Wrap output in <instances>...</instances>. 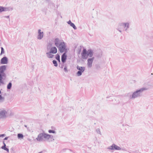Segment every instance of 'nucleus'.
I'll return each instance as SVG.
<instances>
[{
    "label": "nucleus",
    "instance_id": "c85d7f7f",
    "mask_svg": "<svg viewBox=\"0 0 153 153\" xmlns=\"http://www.w3.org/2000/svg\"><path fill=\"white\" fill-rule=\"evenodd\" d=\"M6 136V134H0V137H4Z\"/></svg>",
    "mask_w": 153,
    "mask_h": 153
},
{
    "label": "nucleus",
    "instance_id": "a211bd4d",
    "mask_svg": "<svg viewBox=\"0 0 153 153\" xmlns=\"http://www.w3.org/2000/svg\"><path fill=\"white\" fill-rule=\"evenodd\" d=\"M10 8L11 10H13V8H10L9 7H2V12L3 11H9L10 10Z\"/></svg>",
    "mask_w": 153,
    "mask_h": 153
},
{
    "label": "nucleus",
    "instance_id": "c9c22d12",
    "mask_svg": "<svg viewBox=\"0 0 153 153\" xmlns=\"http://www.w3.org/2000/svg\"><path fill=\"white\" fill-rule=\"evenodd\" d=\"M5 17L7 18H9V16H5Z\"/></svg>",
    "mask_w": 153,
    "mask_h": 153
},
{
    "label": "nucleus",
    "instance_id": "dca6fc26",
    "mask_svg": "<svg viewBox=\"0 0 153 153\" xmlns=\"http://www.w3.org/2000/svg\"><path fill=\"white\" fill-rule=\"evenodd\" d=\"M7 65H4L0 67V73H3L6 70Z\"/></svg>",
    "mask_w": 153,
    "mask_h": 153
},
{
    "label": "nucleus",
    "instance_id": "f704fd0d",
    "mask_svg": "<svg viewBox=\"0 0 153 153\" xmlns=\"http://www.w3.org/2000/svg\"><path fill=\"white\" fill-rule=\"evenodd\" d=\"M3 98L2 97L1 95H0V100H2Z\"/></svg>",
    "mask_w": 153,
    "mask_h": 153
},
{
    "label": "nucleus",
    "instance_id": "423d86ee",
    "mask_svg": "<svg viewBox=\"0 0 153 153\" xmlns=\"http://www.w3.org/2000/svg\"><path fill=\"white\" fill-rule=\"evenodd\" d=\"M129 23L128 22L120 23L119 24V28H122L123 27L124 30L126 32L127 29L129 28Z\"/></svg>",
    "mask_w": 153,
    "mask_h": 153
},
{
    "label": "nucleus",
    "instance_id": "6e6552de",
    "mask_svg": "<svg viewBox=\"0 0 153 153\" xmlns=\"http://www.w3.org/2000/svg\"><path fill=\"white\" fill-rule=\"evenodd\" d=\"M107 149L111 150H121V148L114 144H113L111 146H108Z\"/></svg>",
    "mask_w": 153,
    "mask_h": 153
},
{
    "label": "nucleus",
    "instance_id": "a19ab883",
    "mask_svg": "<svg viewBox=\"0 0 153 153\" xmlns=\"http://www.w3.org/2000/svg\"><path fill=\"white\" fill-rule=\"evenodd\" d=\"M122 150H125V149H122Z\"/></svg>",
    "mask_w": 153,
    "mask_h": 153
},
{
    "label": "nucleus",
    "instance_id": "1a4fd4ad",
    "mask_svg": "<svg viewBox=\"0 0 153 153\" xmlns=\"http://www.w3.org/2000/svg\"><path fill=\"white\" fill-rule=\"evenodd\" d=\"M38 35L37 36V38L38 39H41L43 38L44 36V33L43 32H41L40 29H39L38 31Z\"/></svg>",
    "mask_w": 153,
    "mask_h": 153
},
{
    "label": "nucleus",
    "instance_id": "7c9ffc66",
    "mask_svg": "<svg viewBox=\"0 0 153 153\" xmlns=\"http://www.w3.org/2000/svg\"><path fill=\"white\" fill-rule=\"evenodd\" d=\"M121 28H119V27H118V28L117 29V30L119 31L120 32H122V31L121 30H120V29H121Z\"/></svg>",
    "mask_w": 153,
    "mask_h": 153
},
{
    "label": "nucleus",
    "instance_id": "7ed1b4c3",
    "mask_svg": "<svg viewBox=\"0 0 153 153\" xmlns=\"http://www.w3.org/2000/svg\"><path fill=\"white\" fill-rule=\"evenodd\" d=\"M93 52L92 50L90 49L87 51L85 49H84L81 53L82 58L84 59H86L88 56L91 57L93 56Z\"/></svg>",
    "mask_w": 153,
    "mask_h": 153
},
{
    "label": "nucleus",
    "instance_id": "39448f33",
    "mask_svg": "<svg viewBox=\"0 0 153 153\" xmlns=\"http://www.w3.org/2000/svg\"><path fill=\"white\" fill-rule=\"evenodd\" d=\"M47 49L52 54H56L57 53V50L56 47L52 46V44L51 43H48L47 45Z\"/></svg>",
    "mask_w": 153,
    "mask_h": 153
},
{
    "label": "nucleus",
    "instance_id": "f03ea898",
    "mask_svg": "<svg viewBox=\"0 0 153 153\" xmlns=\"http://www.w3.org/2000/svg\"><path fill=\"white\" fill-rule=\"evenodd\" d=\"M51 135L44 132L39 134L36 138L39 142H42L49 140L51 138Z\"/></svg>",
    "mask_w": 153,
    "mask_h": 153
},
{
    "label": "nucleus",
    "instance_id": "e433bc0d",
    "mask_svg": "<svg viewBox=\"0 0 153 153\" xmlns=\"http://www.w3.org/2000/svg\"><path fill=\"white\" fill-rule=\"evenodd\" d=\"M58 60L59 62H60V59H59V60Z\"/></svg>",
    "mask_w": 153,
    "mask_h": 153
},
{
    "label": "nucleus",
    "instance_id": "2eb2a0df",
    "mask_svg": "<svg viewBox=\"0 0 153 153\" xmlns=\"http://www.w3.org/2000/svg\"><path fill=\"white\" fill-rule=\"evenodd\" d=\"M46 55L47 57L49 59H51L53 58L54 55L52 54V53L49 51L46 53Z\"/></svg>",
    "mask_w": 153,
    "mask_h": 153
},
{
    "label": "nucleus",
    "instance_id": "c756f323",
    "mask_svg": "<svg viewBox=\"0 0 153 153\" xmlns=\"http://www.w3.org/2000/svg\"><path fill=\"white\" fill-rule=\"evenodd\" d=\"M1 74L2 76V77L3 76H5V74L3 72V73H0Z\"/></svg>",
    "mask_w": 153,
    "mask_h": 153
},
{
    "label": "nucleus",
    "instance_id": "412c9836",
    "mask_svg": "<svg viewBox=\"0 0 153 153\" xmlns=\"http://www.w3.org/2000/svg\"><path fill=\"white\" fill-rule=\"evenodd\" d=\"M12 87V83L11 82L9 83L7 86V89H10Z\"/></svg>",
    "mask_w": 153,
    "mask_h": 153
},
{
    "label": "nucleus",
    "instance_id": "b1692460",
    "mask_svg": "<svg viewBox=\"0 0 153 153\" xmlns=\"http://www.w3.org/2000/svg\"><path fill=\"white\" fill-rule=\"evenodd\" d=\"M96 131L97 133L99 134L100 135H101L100 130L99 128H97L96 129Z\"/></svg>",
    "mask_w": 153,
    "mask_h": 153
},
{
    "label": "nucleus",
    "instance_id": "473e14b6",
    "mask_svg": "<svg viewBox=\"0 0 153 153\" xmlns=\"http://www.w3.org/2000/svg\"><path fill=\"white\" fill-rule=\"evenodd\" d=\"M2 12V7L0 6V13Z\"/></svg>",
    "mask_w": 153,
    "mask_h": 153
},
{
    "label": "nucleus",
    "instance_id": "58836bf2",
    "mask_svg": "<svg viewBox=\"0 0 153 153\" xmlns=\"http://www.w3.org/2000/svg\"><path fill=\"white\" fill-rule=\"evenodd\" d=\"M3 144H4H4H5L4 143V141L3 142Z\"/></svg>",
    "mask_w": 153,
    "mask_h": 153
},
{
    "label": "nucleus",
    "instance_id": "0eeeda50",
    "mask_svg": "<svg viewBox=\"0 0 153 153\" xmlns=\"http://www.w3.org/2000/svg\"><path fill=\"white\" fill-rule=\"evenodd\" d=\"M76 68L79 70L77 73V75L78 76L81 75L82 73L85 71V67H81L77 65L76 67Z\"/></svg>",
    "mask_w": 153,
    "mask_h": 153
},
{
    "label": "nucleus",
    "instance_id": "ddd939ff",
    "mask_svg": "<svg viewBox=\"0 0 153 153\" xmlns=\"http://www.w3.org/2000/svg\"><path fill=\"white\" fill-rule=\"evenodd\" d=\"M66 53L64 52L61 56V61L63 63H64L66 62L67 59Z\"/></svg>",
    "mask_w": 153,
    "mask_h": 153
},
{
    "label": "nucleus",
    "instance_id": "5701e85b",
    "mask_svg": "<svg viewBox=\"0 0 153 153\" xmlns=\"http://www.w3.org/2000/svg\"><path fill=\"white\" fill-rule=\"evenodd\" d=\"M56 59L57 60H59L60 59V56L58 54H57L56 55L55 57Z\"/></svg>",
    "mask_w": 153,
    "mask_h": 153
},
{
    "label": "nucleus",
    "instance_id": "6ab92c4d",
    "mask_svg": "<svg viewBox=\"0 0 153 153\" xmlns=\"http://www.w3.org/2000/svg\"><path fill=\"white\" fill-rule=\"evenodd\" d=\"M1 148L2 149L8 152H9V149L6 147V144H4L3 146L1 147Z\"/></svg>",
    "mask_w": 153,
    "mask_h": 153
},
{
    "label": "nucleus",
    "instance_id": "20e7f679",
    "mask_svg": "<svg viewBox=\"0 0 153 153\" xmlns=\"http://www.w3.org/2000/svg\"><path fill=\"white\" fill-rule=\"evenodd\" d=\"M61 53H62L64 52H67V49L66 48V43L63 41L60 43V45L57 47Z\"/></svg>",
    "mask_w": 153,
    "mask_h": 153
},
{
    "label": "nucleus",
    "instance_id": "f8f14e48",
    "mask_svg": "<svg viewBox=\"0 0 153 153\" xmlns=\"http://www.w3.org/2000/svg\"><path fill=\"white\" fill-rule=\"evenodd\" d=\"M8 59L7 57H4L1 60V63L2 64H7L8 63Z\"/></svg>",
    "mask_w": 153,
    "mask_h": 153
},
{
    "label": "nucleus",
    "instance_id": "4468645a",
    "mask_svg": "<svg viewBox=\"0 0 153 153\" xmlns=\"http://www.w3.org/2000/svg\"><path fill=\"white\" fill-rule=\"evenodd\" d=\"M62 42L58 38L55 39L54 41L55 45L56 47H57L60 45V43Z\"/></svg>",
    "mask_w": 153,
    "mask_h": 153
},
{
    "label": "nucleus",
    "instance_id": "cd10ccee",
    "mask_svg": "<svg viewBox=\"0 0 153 153\" xmlns=\"http://www.w3.org/2000/svg\"><path fill=\"white\" fill-rule=\"evenodd\" d=\"M64 70L65 72H68V71L67 70V66H65Z\"/></svg>",
    "mask_w": 153,
    "mask_h": 153
},
{
    "label": "nucleus",
    "instance_id": "4be33fe9",
    "mask_svg": "<svg viewBox=\"0 0 153 153\" xmlns=\"http://www.w3.org/2000/svg\"><path fill=\"white\" fill-rule=\"evenodd\" d=\"M53 63L54 65V66L55 67H57L58 65V64L57 61L55 60H53Z\"/></svg>",
    "mask_w": 153,
    "mask_h": 153
},
{
    "label": "nucleus",
    "instance_id": "ea45409f",
    "mask_svg": "<svg viewBox=\"0 0 153 153\" xmlns=\"http://www.w3.org/2000/svg\"><path fill=\"white\" fill-rule=\"evenodd\" d=\"M1 94V91L0 90V94Z\"/></svg>",
    "mask_w": 153,
    "mask_h": 153
},
{
    "label": "nucleus",
    "instance_id": "f257e3e1",
    "mask_svg": "<svg viewBox=\"0 0 153 153\" xmlns=\"http://www.w3.org/2000/svg\"><path fill=\"white\" fill-rule=\"evenodd\" d=\"M149 88L145 87L137 90L135 91L134 92L131 94L129 95V99H134L141 97L143 95V92L147 90Z\"/></svg>",
    "mask_w": 153,
    "mask_h": 153
},
{
    "label": "nucleus",
    "instance_id": "a878e982",
    "mask_svg": "<svg viewBox=\"0 0 153 153\" xmlns=\"http://www.w3.org/2000/svg\"><path fill=\"white\" fill-rule=\"evenodd\" d=\"M96 69L99 70L100 68V65L97 64L95 65Z\"/></svg>",
    "mask_w": 153,
    "mask_h": 153
},
{
    "label": "nucleus",
    "instance_id": "4c0bfd02",
    "mask_svg": "<svg viewBox=\"0 0 153 153\" xmlns=\"http://www.w3.org/2000/svg\"><path fill=\"white\" fill-rule=\"evenodd\" d=\"M42 152H39L38 153H42Z\"/></svg>",
    "mask_w": 153,
    "mask_h": 153
},
{
    "label": "nucleus",
    "instance_id": "f3484780",
    "mask_svg": "<svg viewBox=\"0 0 153 153\" xmlns=\"http://www.w3.org/2000/svg\"><path fill=\"white\" fill-rule=\"evenodd\" d=\"M67 23L68 24L70 25L71 27H72L74 30L76 29V27L75 25L71 22V20H69L67 22Z\"/></svg>",
    "mask_w": 153,
    "mask_h": 153
},
{
    "label": "nucleus",
    "instance_id": "72a5a7b5",
    "mask_svg": "<svg viewBox=\"0 0 153 153\" xmlns=\"http://www.w3.org/2000/svg\"><path fill=\"white\" fill-rule=\"evenodd\" d=\"M8 138V137H5L4 139V140H7Z\"/></svg>",
    "mask_w": 153,
    "mask_h": 153
},
{
    "label": "nucleus",
    "instance_id": "bb28decb",
    "mask_svg": "<svg viewBox=\"0 0 153 153\" xmlns=\"http://www.w3.org/2000/svg\"><path fill=\"white\" fill-rule=\"evenodd\" d=\"M1 54H2L4 53V49L3 47H1Z\"/></svg>",
    "mask_w": 153,
    "mask_h": 153
},
{
    "label": "nucleus",
    "instance_id": "aec40b11",
    "mask_svg": "<svg viewBox=\"0 0 153 153\" xmlns=\"http://www.w3.org/2000/svg\"><path fill=\"white\" fill-rule=\"evenodd\" d=\"M17 137L19 139H23L24 137V135L22 134L19 133L17 134Z\"/></svg>",
    "mask_w": 153,
    "mask_h": 153
},
{
    "label": "nucleus",
    "instance_id": "9d476101",
    "mask_svg": "<svg viewBox=\"0 0 153 153\" xmlns=\"http://www.w3.org/2000/svg\"><path fill=\"white\" fill-rule=\"evenodd\" d=\"M94 59V57H92V58H89L88 59L87 65L88 67L91 68L92 66V64L93 61Z\"/></svg>",
    "mask_w": 153,
    "mask_h": 153
},
{
    "label": "nucleus",
    "instance_id": "9b49d317",
    "mask_svg": "<svg viewBox=\"0 0 153 153\" xmlns=\"http://www.w3.org/2000/svg\"><path fill=\"white\" fill-rule=\"evenodd\" d=\"M7 111L5 110H3L0 111V119L4 118L6 117Z\"/></svg>",
    "mask_w": 153,
    "mask_h": 153
},
{
    "label": "nucleus",
    "instance_id": "393cba45",
    "mask_svg": "<svg viewBox=\"0 0 153 153\" xmlns=\"http://www.w3.org/2000/svg\"><path fill=\"white\" fill-rule=\"evenodd\" d=\"M48 132L49 133H56V132L54 130H48Z\"/></svg>",
    "mask_w": 153,
    "mask_h": 153
},
{
    "label": "nucleus",
    "instance_id": "2f4dec72",
    "mask_svg": "<svg viewBox=\"0 0 153 153\" xmlns=\"http://www.w3.org/2000/svg\"><path fill=\"white\" fill-rule=\"evenodd\" d=\"M1 79H3V77H2V75L0 73V80H1Z\"/></svg>",
    "mask_w": 153,
    "mask_h": 153
}]
</instances>
